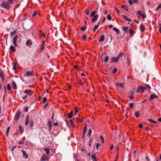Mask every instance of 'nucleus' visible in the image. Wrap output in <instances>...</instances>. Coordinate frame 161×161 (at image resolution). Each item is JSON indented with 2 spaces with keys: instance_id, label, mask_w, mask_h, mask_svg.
<instances>
[{
  "instance_id": "nucleus-1",
  "label": "nucleus",
  "mask_w": 161,
  "mask_h": 161,
  "mask_svg": "<svg viewBox=\"0 0 161 161\" xmlns=\"http://www.w3.org/2000/svg\"><path fill=\"white\" fill-rule=\"evenodd\" d=\"M0 6L2 7L5 8L8 10H9L10 8L9 4L5 2H3V3L0 4Z\"/></svg>"
},
{
  "instance_id": "nucleus-2",
  "label": "nucleus",
  "mask_w": 161,
  "mask_h": 161,
  "mask_svg": "<svg viewBox=\"0 0 161 161\" xmlns=\"http://www.w3.org/2000/svg\"><path fill=\"white\" fill-rule=\"evenodd\" d=\"M21 113V111L20 110H18L17 112L15 114V117L14 118V119L15 120L17 121L19 119L20 115Z\"/></svg>"
},
{
  "instance_id": "nucleus-3",
  "label": "nucleus",
  "mask_w": 161,
  "mask_h": 161,
  "mask_svg": "<svg viewBox=\"0 0 161 161\" xmlns=\"http://www.w3.org/2000/svg\"><path fill=\"white\" fill-rule=\"evenodd\" d=\"M49 158L46 154H44L41 158L40 161H48Z\"/></svg>"
},
{
  "instance_id": "nucleus-4",
  "label": "nucleus",
  "mask_w": 161,
  "mask_h": 161,
  "mask_svg": "<svg viewBox=\"0 0 161 161\" xmlns=\"http://www.w3.org/2000/svg\"><path fill=\"white\" fill-rule=\"evenodd\" d=\"M144 90H145V87L141 86L137 88L136 92L142 93L143 92Z\"/></svg>"
},
{
  "instance_id": "nucleus-5",
  "label": "nucleus",
  "mask_w": 161,
  "mask_h": 161,
  "mask_svg": "<svg viewBox=\"0 0 161 161\" xmlns=\"http://www.w3.org/2000/svg\"><path fill=\"white\" fill-rule=\"evenodd\" d=\"M33 71H27L24 74V75L27 76L32 75H33Z\"/></svg>"
},
{
  "instance_id": "nucleus-6",
  "label": "nucleus",
  "mask_w": 161,
  "mask_h": 161,
  "mask_svg": "<svg viewBox=\"0 0 161 161\" xmlns=\"http://www.w3.org/2000/svg\"><path fill=\"white\" fill-rule=\"evenodd\" d=\"M18 37V36L17 35L15 36H14L13 38V42L14 45L16 47H17V44L16 43L17 39Z\"/></svg>"
},
{
  "instance_id": "nucleus-7",
  "label": "nucleus",
  "mask_w": 161,
  "mask_h": 161,
  "mask_svg": "<svg viewBox=\"0 0 161 161\" xmlns=\"http://www.w3.org/2000/svg\"><path fill=\"white\" fill-rule=\"evenodd\" d=\"M0 76L2 79V80L3 82H4V73L2 71H0Z\"/></svg>"
},
{
  "instance_id": "nucleus-8",
  "label": "nucleus",
  "mask_w": 161,
  "mask_h": 161,
  "mask_svg": "<svg viewBox=\"0 0 161 161\" xmlns=\"http://www.w3.org/2000/svg\"><path fill=\"white\" fill-rule=\"evenodd\" d=\"M124 54V53H119L117 57H116L117 59L118 60L120 58H122L123 57H124V56L123 55Z\"/></svg>"
},
{
  "instance_id": "nucleus-9",
  "label": "nucleus",
  "mask_w": 161,
  "mask_h": 161,
  "mask_svg": "<svg viewBox=\"0 0 161 161\" xmlns=\"http://www.w3.org/2000/svg\"><path fill=\"white\" fill-rule=\"evenodd\" d=\"M32 42L31 40L29 39L26 42V44L27 46H29L30 47L31 46L32 44Z\"/></svg>"
},
{
  "instance_id": "nucleus-10",
  "label": "nucleus",
  "mask_w": 161,
  "mask_h": 161,
  "mask_svg": "<svg viewBox=\"0 0 161 161\" xmlns=\"http://www.w3.org/2000/svg\"><path fill=\"white\" fill-rule=\"evenodd\" d=\"M22 153L23 157L25 158H27L28 157V155L26 153L24 150H22Z\"/></svg>"
},
{
  "instance_id": "nucleus-11",
  "label": "nucleus",
  "mask_w": 161,
  "mask_h": 161,
  "mask_svg": "<svg viewBox=\"0 0 161 161\" xmlns=\"http://www.w3.org/2000/svg\"><path fill=\"white\" fill-rule=\"evenodd\" d=\"M29 118V115H27L26 116V118L25 120V125H27L29 123V121H30Z\"/></svg>"
},
{
  "instance_id": "nucleus-12",
  "label": "nucleus",
  "mask_w": 161,
  "mask_h": 161,
  "mask_svg": "<svg viewBox=\"0 0 161 161\" xmlns=\"http://www.w3.org/2000/svg\"><path fill=\"white\" fill-rule=\"evenodd\" d=\"M24 92L27 94L28 95H31L33 93V92L31 90H26Z\"/></svg>"
},
{
  "instance_id": "nucleus-13",
  "label": "nucleus",
  "mask_w": 161,
  "mask_h": 161,
  "mask_svg": "<svg viewBox=\"0 0 161 161\" xmlns=\"http://www.w3.org/2000/svg\"><path fill=\"white\" fill-rule=\"evenodd\" d=\"M98 17V15L97 14H96L95 15L93 18L92 19V21L93 22H95L97 20Z\"/></svg>"
},
{
  "instance_id": "nucleus-14",
  "label": "nucleus",
  "mask_w": 161,
  "mask_h": 161,
  "mask_svg": "<svg viewBox=\"0 0 161 161\" xmlns=\"http://www.w3.org/2000/svg\"><path fill=\"white\" fill-rule=\"evenodd\" d=\"M91 158L92 161H97L96 155L95 154H93L91 156Z\"/></svg>"
},
{
  "instance_id": "nucleus-15",
  "label": "nucleus",
  "mask_w": 161,
  "mask_h": 161,
  "mask_svg": "<svg viewBox=\"0 0 161 161\" xmlns=\"http://www.w3.org/2000/svg\"><path fill=\"white\" fill-rule=\"evenodd\" d=\"M12 86L13 88L15 90L16 89V84L15 82L14 81H13L12 83Z\"/></svg>"
},
{
  "instance_id": "nucleus-16",
  "label": "nucleus",
  "mask_w": 161,
  "mask_h": 161,
  "mask_svg": "<svg viewBox=\"0 0 161 161\" xmlns=\"http://www.w3.org/2000/svg\"><path fill=\"white\" fill-rule=\"evenodd\" d=\"M140 28L142 32H144L145 31V27L142 24L141 25Z\"/></svg>"
},
{
  "instance_id": "nucleus-17",
  "label": "nucleus",
  "mask_w": 161,
  "mask_h": 161,
  "mask_svg": "<svg viewBox=\"0 0 161 161\" xmlns=\"http://www.w3.org/2000/svg\"><path fill=\"white\" fill-rule=\"evenodd\" d=\"M68 117L69 118H71L73 115V112L72 111H71L69 113L68 115H67Z\"/></svg>"
},
{
  "instance_id": "nucleus-18",
  "label": "nucleus",
  "mask_w": 161,
  "mask_h": 161,
  "mask_svg": "<svg viewBox=\"0 0 161 161\" xmlns=\"http://www.w3.org/2000/svg\"><path fill=\"white\" fill-rule=\"evenodd\" d=\"M157 97L158 96L156 95L155 94H152L151 95V96L149 100H150L152 99H153L154 98H157Z\"/></svg>"
},
{
  "instance_id": "nucleus-19",
  "label": "nucleus",
  "mask_w": 161,
  "mask_h": 161,
  "mask_svg": "<svg viewBox=\"0 0 161 161\" xmlns=\"http://www.w3.org/2000/svg\"><path fill=\"white\" fill-rule=\"evenodd\" d=\"M104 40V36L103 35H102L101 36L99 40V41L100 42H102Z\"/></svg>"
},
{
  "instance_id": "nucleus-20",
  "label": "nucleus",
  "mask_w": 161,
  "mask_h": 161,
  "mask_svg": "<svg viewBox=\"0 0 161 161\" xmlns=\"http://www.w3.org/2000/svg\"><path fill=\"white\" fill-rule=\"evenodd\" d=\"M99 24H100V22L99 21L98 22V25H95V26L94 27V28L93 31L94 32H95L96 31V30L98 28V27L99 25Z\"/></svg>"
},
{
  "instance_id": "nucleus-21",
  "label": "nucleus",
  "mask_w": 161,
  "mask_h": 161,
  "mask_svg": "<svg viewBox=\"0 0 161 161\" xmlns=\"http://www.w3.org/2000/svg\"><path fill=\"white\" fill-rule=\"evenodd\" d=\"M19 129L20 132L21 133H23V129L22 127L21 126L19 125Z\"/></svg>"
},
{
  "instance_id": "nucleus-22",
  "label": "nucleus",
  "mask_w": 161,
  "mask_h": 161,
  "mask_svg": "<svg viewBox=\"0 0 161 161\" xmlns=\"http://www.w3.org/2000/svg\"><path fill=\"white\" fill-rule=\"evenodd\" d=\"M44 44H45V42L43 41V43L42 44V45H41V48L40 49V52H42V51L44 49V48H45Z\"/></svg>"
},
{
  "instance_id": "nucleus-23",
  "label": "nucleus",
  "mask_w": 161,
  "mask_h": 161,
  "mask_svg": "<svg viewBox=\"0 0 161 161\" xmlns=\"http://www.w3.org/2000/svg\"><path fill=\"white\" fill-rule=\"evenodd\" d=\"M113 30H114V31H115L116 32L117 34H119V31L117 28H116L115 27H114L113 28Z\"/></svg>"
},
{
  "instance_id": "nucleus-24",
  "label": "nucleus",
  "mask_w": 161,
  "mask_h": 161,
  "mask_svg": "<svg viewBox=\"0 0 161 161\" xmlns=\"http://www.w3.org/2000/svg\"><path fill=\"white\" fill-rule=\"evenodd\" d=\"M121 7L122 8H124V9H125V10L127 11H128V7L127 6H126V5H122Z\"/></svg>"
},
{
  "instance_id": "nucleus-25",
  "label": "nucleus",
  "mask_w": 161,
  "mask_h": 161,
  "mask_svg": "<svg viewBox=\"0 0 161 161\" xmlns=\"http://www.w3.org/2000/svg\"><path fill=\"white\" fill-rule=\"evenodd\" d=\"M135 115L137 117H138L141 116L140 112L138 111L135 112Z\"/></svg>"
},
{
  "instance_id": "nucleus-26",
  "label": "nucleus",
  "mask_w": 161,
  "mask_h": 161,
  "mask_svg": "<svg viewBox=\"0 0 161 161\" xmlns=\"http://www.w3.org/2000/svg\"><path fill=\"white\" fill-rule=\"evenodd\" d=\"M123 17H124L125 20H127L129 21H131L130 19L128 18L127 16H125V15H123Z\"/></svg>"
},
{
  "instance_id": "nucleus-27",
  "label": "nucleus",
  "mask_w": 161,
  "mask_h": 161,
  "mask_svg": "<svg viewBox=\"0 0 161 161\" xmlns=\"http://www.w3.org/2000/svg\"><path fill=\"white\" fill-rule=\"evenodd\" d=\"M47 125L49 126V128H52V123L51 121H48L47 122Z\"/></svg>"
},
{
  "instance_id": "nucleus-28",
  "label": "nucleus",
  "mask_w": 161,
  "mask_h": 161,
  "mask_svg": "<svg viewBox=\"0 0 161 161\" xmlns=\"http://www.w3.org/2000/svg\"><path fill=\"white\" fill-rule=\"evenodd\" d=\"M92 130L91 129H90L89 130H88V131L87 133V134L88 136H89V137H91V134H92Z\"/></svg>"
},
{
  "instance_id": "nucleus-29",
  "label": "nucleus",
  "mask_w": 161,
  "mask_h": 161,
  "mask_svg": "<svg viewBox=\"0 0 161 161\" xmlns=\"http://www.w3.org/2000/svg\"><path fill=\"white\" fill-rule=\"evenodd\" d=\"M111 60L112 62L114 63L116 62H117L118 60L117 59L116 57H113L112 58Z\"/></svg>"
},
{
  "instance_id": "nucleus-30",
  "label": "nucleus",
  "mask_w": 161,
  "mask_h": 161,
  "mask_svg": "<svg viewBox=\"0 0 161 161\" xmlns=\"http://www.w3.org/2000/svg\"><path fill=\"white\" fill-rule=\"evenodd\" d=\"M129 32L130 34L131 35V36L132 34H133L134 32V31L133 29L130 28L129 30Z\"/></svg>"
},
{
  "instance_id": "nucleus-31",
  "label": "nucleus",
  "mask_w": 161,
  "mask_h": 161,
  "mask_svg": "<svg viewBox=\"0 0 161 161\" xmlns=\"http://www.w3.org/2000/svg\"><path fill=\"white\" fill-rule=\"evenodd\" d=\"M147 120L150 122L151 123H157V121H155L153 120L152 119H147Z\"/></svg>"
},
{
  "instance_id": "nucleus-32",
  "label": "nucleus",
  "mask_w": 161,
  "mask_h": 161,
  "mask_svg": "<svg viewBox=\"0 0 161 161\" xmlns=\"http://www.w3.org/2000/svg\"><path fill=\"white\" fill-rule=\"evenodd\" d=\"M116 85L117 86H119L120 87H123L124 85H123V83H122L121 84H120L119 83H116Z\"/></svg>"
},
{
  "instance_id": "nucleus-33",
  "label": "nucleus",
  "mask_w": 161,
  "mask_h": 161,
  "mask_svg": "<svg viewBox=\"0 0 161 161\" xmlns=\"http://www.w3.org/2000/svg\"><path fill=\"white\" fill-rule=\"evenodd\" d=\"M44 150L47 154H49L50 150L49 149L46 148H44Z\"/></svg>"
},
{
  "instance_id": "nucleus-34",
  "label": "nucleus",
  "mask_w": 161,
  "mask_h": 161,
  "mask_svg": "<svg viewBox=\"0 0 161 161\" xmlns=\"http://www.w3.org/2000/svg\"><path fill=\"white\" fill-rule=\"evenodd\" d=\"M133 94L134 93L132 92L130 94V95L129 96V97L131 99H133L134 98V97L133 96Z\"/></svg>"
},
{
  "instance_id": "nucleus-35",
  "label": "nucleus",
  "mask_w": 161,
  "mask_h": 161,
  "mask_svg": "<svg viewBox=\"0 0 161 161\" xmlns=\"http://www.w3.org/2000/svg\"><path fill=\"white\" fill-rule=\"evenodd\" d=\"M78 122H82L84 121L83 118H76Z\"/></svg>"
},
{
  "instance_id": "nucleus-36",
  "label": "nucleus",
  "mask_w": 161,
  "mask_h": 161,
  "mask_svg": "<svg viewBox=\"0 0 161 161\" xmlns=\"http://www.w3.org/2000/svg\"><path fill=\"white\" fill-rule=\"evenodd\" d=\"M70 122H71V126L72 127H73V128H75V125H74V123L72 120V119H70Z\"/></svg>"
},
{
  "instance_id": "nucleus-37",
  "label": "nucleus",
  "mask_w": 161,
  "mask_h": 161,
  "mask_svg": "<svg viewBox=\"0 0 161 161\" xmlns=\"http://www.w3.org/2000/svg\"><path fill=\"white\" fill-rule=\"evenodd\" d=\"M96 13V12L94 10L93 12H92L91 14V16L92 17H93L94 16L95 14Z\"/></svg>"
},
{
  "instance_id": "nucleus-38",
  "label": "nucleus",
  "mask_w": 161,
  "mask_h": 161,
  "mask_svg": "<svg viewBox=\"0 0 161 161\" xmlns=\"http://www.w3.org/2000/svg\"><path fill=\"white\" fill-rule=\"evenodd\" d=\"M129 28V26H127L126 27H123V30L124 31H127V30H128V29Z\"/></svg>"
},
{
  "instance_id": "nucleus-39",
  "label": "nucleus",
  "mask_w": 161,
  "mask_h": 161,
  "mask_svg": "<svg viewBox=\"0 0 161 161\" xmlns=\"http://www.w3.org/2000/svg\"><path fill=\"white\" fill-rule=\"evenodd\" d=\"M10 48L13 52H15V50L14 49V47L13 46H10Z\"/></svg>"
},
{
  "instance_id": "nucleus-40",
  "label": "nucleus",
  "mask_w": 161,
  "mask_h": 161,
  "mask_svg": "<svg viewBox=\"0 0 161 161\" xmlns=\"http://www.w3.org/2000/svg\"><path fill=\"white\" fill-rule=\"evenodd\" d=\"M107 19H108L109 20H111L112 17L111 15L110 14H108L107 17Z\"/></svg>"
},
{
  "instance_id": "nucleus-41",
  "label": "nucleus",
  "mask_w": 161,
  "mask_h": 161,
  "mask_svg": "<svg viewBox=\"0 0 161 161\" xmlns=\"http://www.w3.org/2000/svg\"><path fill=\"white\" fill-rule=\"evenodd\" d=\"M161 8V4H159L158 6V7L157 8L155 9V11H157L158 10Z\"/></svg>"
},
{
  "instance_id": "nucleus-42",
  "label": "nucleus",
  "mask_w": 161,
  "mask_h": 161,
  "mask_svg": "<svg viewBox=\"0 0 161 161\" xmlns=\"http://www.w3.org/2000/svg\"><path fill=\"white\" fill-rule=\"evenodd\" d=\"M87 130V129L86 127H84L83 131V135L84 136L85 135V134L86 133Z\"/></svg>"
},
{
  "instance_id": "nucleus-43",
  "label": "nucleus",
  "mask_w": 161,
  "mask_h": 161,
  "mask_svg": "<svg viewBox=\"0 0 161 161\" xmlns=\"http://www.w3.org/2000/svg\"><path fill=\"white\" fill-rule=\"evenodd\" d=\"M34 121L33 120H31L30 121V126L31 127H32L33 125Z\"/></svg>"
},
{
  "instance_id": "nucleus-44",
  "label": "nucleus",
  "mask_w": 161,
  "mask_h": 161,
  "mask_svg": "<svg viewBox=\"0 0 161 161\" xmlns=\"http://www.w3.org/2000/svg\"><path fill=\"white\" fill-rule=\"evenodd\" d=\"M7 89L9 91L11 90V87L9 84H7Z\"/></svg>"
},
{
  "instance_id": "nucleus-45",
  "label": "nucleus",
  "mask_w": 161,
  "mask_h": 161,
  "mask_svg": "<svg viewBox=\"0 0 161 161\" xmlns=\"http://www.w3.org/2000/svg\"><path fill=\"white\" fill-rule=\"evenodd\" d=\"M100 138L102 142L103 143L104 142V139L103 137V136L101 135L100 136Z\"/></svg>"
},
{
  "instance_id": "nucleus-46",
  "label": "nucleus",
  "mask_w": 161,
  "mask_h": 161,
  "mask_svg": "<svg viewBox=\"0 0 161 161\" xmlns=\"http://www.w3.org/2000/svg\"><path fill=\"white\" fill-rule=\"evenodd\" d=\"M109 57L108 56H106L104 59V61L105 63H107Z\"/></svg>"
},
{
  "instance_id": "nucleus-47",
  "label": "nucleus",
  "mask_w": 161,
  "mask_h": 161,
  "mask_svg": "<svg viewBox=\"0 0 161 161\" xmlns=\"http://www.w3.org/2000/svg\"><path fill=\"white\" fill-rule=\"evenodd\" d=\"M136 150H135L133 152V153L134 154V158H136L137 156V154H136Z\"/></svg>"
},
{
  "instance_id": "nucleus-48",
  "label": "nucleus",
  "mask_w": 161,
  "mask_h": 161,
  "mask_svg": "<svg viewBox=\"0 0 161 161\" xmlns=\"http://www.w3.org/2000/svg\"><path fill=\"white\" fill-rule=\"evenodd\" d=\"M117 70L118 69L117 68H114L112 70V72L113 73H115L117 72Z\"/></svg>"
},
{
  "instance_id": "nucleus-49",
  "label": "nucleus",
  "mask_w": 161,
  "mask_h": 161,
  "mask_svg": "<svg viewBox=\"0 0 161 161\" xmlns=\"http://www.w3.org/2000/svg\"><path fill=\"white\" fill-rule=\"evenodd\" d=\"M10 127L9 126L8 127L7 130V131H6V134H7V136H8V132L10 130Z\"/></svg>"
},
{
  "instance_id": "nucleus-50",
  "label": "nucleus",
  "mask_w": 161,
  "mask_h": 161,
  "mask_svg": "<svg viewBox=\"0 0 161 161\" xmlns=\"http://www.w3.org/2000/svg\"><path fill=\"white\" fill-rule=\"evenodd\" d=\"M86 26H85L83 27H81L80 28V29L81 31H85L86 30Z\"/></svg>"
},
{
  "instance_id": "nucleus-51",
  "label": "nucleus",
  "mask_w": 161,
  "mask_h": 161,
  "mask_svg": "<svg viewBox=\"0 0 161 161\" xmlns=\"http://www.w3.org/2000/svg\"><path fill=\"white\" fill-rule=\"evenodd\" d=\"M133 104H134V103H130V104L129 107L131 109H132L134 106Z\"/></svg>"
},
{
  "instance_id": "nucleus-52",
  "label": "nucleus",
  "mask_w": 161,
  "mask_h": 161,
  "mask_svg": "<svg viewBox=\"0 0 161 161\" xmlns=\"http://www.w3.org/2000/svg\"><path fill=\"white\" fill-rule=\"evenodd\" d=\"M140 15H141L143 18L146 17V15L142 13H140Z\"/></svg>"
},
{
  "instance_id": "nucleus-53",
  "label": "nucleus",
  "mask_w": 161,
  "mask_h": 161,
  "mask_svg": "<svg viewBox=\"0 0 161 161\" xmlns=\"http://www.w3.org/2000/svg\"><path fill=\"white\" fill-rule=\"evenodd\" d=\"M15 32H16V31H14L11 32L10 34L11 37H12L13 35H14V34L15 33Z\"/></svg>"
},
{
  "instance_id": "nucleus-54",
  "label": "nucleus",
  "mask_w": 161,
  "mask_h": 161,
  "mask_svg": "<svg viewBox=\"0 0 161 161\" xmlns=\"http://www.w3.org/2000/svg\"><path fill=\"white\" fill-rule=\"evenodd\" d=\"M13 64H14V65H13V68L14 70H15L17 69V68L16 67V64H15V63H14Z\"/></svg>"
},
{
  "instance_id": "nucleus-55",
  "label": "nucleus",
  "mask_w": 161,
  "mask_h": 161,
  "mask_svg": "<svg viewBox=\"0 0 161 161\" xmlns=\"http://www.w3.org/2000/svg\"><path fill=\"white\" fill-rule=\"evenodd\" d=\"M28 106L26 107L24 109V111L25 112H28Z\"/></svg>"
},
{
  "instance_id": "nucleus-56",
  "label": "nucleus",
  "mask_w": 161,
  "mask_h": 161,
  "mask_svg": "<svg viewBox=\"0 0 161 161\" xmlns=\"http://www.w3.org/2000/svg\"><path fill=\"white\" fill-rule=\"evenodd\" d=\"M47 100V98L45 97H43V103H45Z\"/></svg>"
},
{
  "instance_id": "nucleus-57",
  "label": "nucleus",
  "mask_w": 161,
  "mask_h": 161,
  "mask_svg": "<svg viewBox=\"0 0 161 161\" xmlns=\"http://www.w3.org/2000/svg\"><path fill=\"white\" fill-rule=\"evenodd\" d=\"M13 0H8L7 3L9 4L13 2Z\"/></svg>"
},
{
  "instance_id": "nucleus-58",
  "label": "nucleus",
  "mask_w": 161,
  "mask_h": 161,
  "mask_svg": "<svg viewBox=\"0 0 161 161\" xmlns=\"http://www.w3.org/2000/svg\"><path fill=\"white\" fill-rule=\"evenodd\" d=\"M75 115H76V113L78 112V108L77 107H75Z\"/></svg>"
},
{
  "instance_id": "nucleus-59",
  "label": "nucleus",
  "mask_w": 161,
  "mask_h": 161,
  "mask_svg": "<svg viewBox=\"0 0 161 161\" xmlns=\"http://www.w3.org/2000/svg\"><path fill=\"white\" fill-rule=\"evenodd\" d=\"M37 13L36 11H35L34 13L32 15V17H34L37 14Z\"/></svg>"
},
{
  "instance_id": "nucleus-60",
  "label": "nucleus",
  "mask_w": 161,
  "mask_h": 161,
  "mask_svg": "<svg viewBox=\"0 0 161 161\" xmlns=\"http://www.w3.org/2000/svg\"><path fill=\"white\" fill-rule=\"evenodd\" d=\"M86 36L85 35H84L82 39L83 40H86Z\"/></svg>"
},
{
  "instance_id": "nucleus-61",
  "label": "nucleus",
  "mask_w": 161,
  "mask_h": 161,
  "mask_svg": "<svg viewBox=\"0 0 161 161\" xmlns=\"http://www.w3.org/2000/svg\"><path fill=\"white\" fill-rule=\"evenodd\" d=\"M85 13L87 15H88L89 14L90 11H88V10H86V11H85Z\"/></svg>"
},
{
  "instance_id": "nucleus-62",
  "label": "nucleus",
  "mask_w": 161,
  "mask_h": 161,
  "mask_svg": "<svg viewBox=\"0 0 161 161\" xmlns=\"http://www.w3.org/2000/svg\"><path fill=\"white\" fill-rule=\"evenodd\" d=\"M145 86L146 87L148 88L149 89H151V87L149 85H148V84L146 85H145Z\"/></svg>"
},
{
  "instance_id": "nucleus-63",
  "label": "nucleus",
  "mask_w": 161,
  "mask_h": 161,
  "mask_svg": "<svg viewBox=\"0 0 161 161\" xmlns=\"http://www.w3.org/2000/svg\"><path fill=\"white\" fill-rule=\"evenodd\" d=\"M133 1L134 3L137 4L138 3V0H133Z\"/></svg>"
},
{
  "instance_id": "nucleus-64",
  "label": "nucleus",
  "mask_w": 161,
  "mask_h": 161,
  "mask_svg": "<svg viewBox=\"0 0 161 161\" xmlns=\"http://www.w3.org/2000/svg\"><path fill=\"white\" fill-rule=\"evenodd\" d=\"M159 31H160V33H161V24H159Z\"/></svg>"
}]
</instances>
